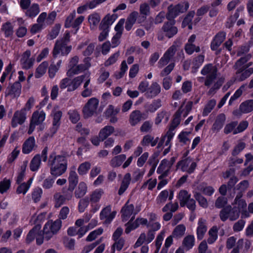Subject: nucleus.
I'll use <instances>...</instances> for the list:
<instances>
[{"label": "nucleus", "instance_id": "nucleus-1", "mask_svg": "<svg viewBox=\"0 0 253 253\" xmlns=\"http://www.w3.org/2000/svg\"><path fill=\"white\" fill-rule=\"evenodd\" d=\"M48 166L50 167V174L55 176L63 174L67 169V157L64 155H56L52 153L49 156Z\"/></svg>", "mask_w": 253, "mask_h": 253}, {"label": "nucleus", "instance_id": "nucleus-2", "mask_svg": "<svg viewBox=\"0 0 253 253\" xmlns=\"http://www.w3.org/2000/svg\"><path fill=\"white\" fill-rule=\"evenodd\" d=\"M61 226L62 221L60 219L48 220L43 226L42 236L37 237V244L41 245L44 240L48 241L52 239L58 233Z\"/></svg>", "mask_w": 253, "mask_h": 253}, {"label": "nucleus", "instance_id": "nucleus-3", "mask_svg": "<svg viewBox=\"0 0 253 253\" xmlns=\"http://www.w3.org/2000/svg\"><path fill=\"white\" fill-rule=\"evenodd\" d=\"M91 59L89 57L84 58L83 63L79 64V57L75 55L69 59L68 65V69L66 75L68 77H72L75 75H79L88 70L91 67Z\"/></svg>", "mask_w": 253, "mask_h": 253}, {"label": "nucleus", "instance_id": "nucleus-4", "mask_svg": "<svg viewBox=\"0 0 253 253\" xmlns=\"http://www.w3.org/2000/svg\"><path fill=\"white\" fill-rule=\"evenodd\" d=\"M138 90L144 93L147 98L152 99L157 96L161 92V87L156 82H153L149 85V82L146 80L141 81L138 86Z\"/></svg>", "mask_w": 253, "mask_h": 253}, {"label": "nucleus", "instance_id": "nucleus-5", "mask_svg": "<svg viewBox=\"0 0 253 253\" xmlns=\"http://www.w3.org/2000/svg\"><path fill=\"white\" fill-rule=\"evenodd\" d=\"M86 75L84 74L73 79H70V77H66L60 81L59 87L61 89L67 88L68 92L74 91L80 87Z\"/></svg>", "mask_w": 253, "mask_h": 253}, {"label": "nucleus", "instance_id": "nucleus-6", "mask_svg": "<svg viewBox=\"0 0 253 253\" xmlns=\"http://www.w3.org/2000/svg\"><path fill=\"white\" fill-rule=\"evenodd\" d=\"M217 68L212 64L206 65L202 69L201 73L206 77L205 85L207 86L211 85L217 76Z\"/></svg>", "mask_w": 253, "mask_h": 253}, {"label": "nucleus", "instance_id": "nucleus-7", "mask_svg": "<svg viewBox=\"0 0 253 253\" xmlns=\"http://www.w3.org/2000/svg\"><path fill=\"white\" fill-rule=\"evenodd\" d=\"M189 4L187 1H184L173 6L172 5L168 7L167 18L171 20L180 13L185 12L189 8Z\"/></svg>", "mask_w": 253, "mask_h": 253}, {"label": "nucleus", "instance_id": "nucleus-8", "mask_svg": "<svg viewBox=\"0 0 253 253\" xmlns=\"http://www.w3.org/2000/svg\"><path fill=\"white\" fill-rule=\"evenodd\" d=\"M243 194L238 193L232 203L233 208L239 210L241 213V218H246L250 216V214L247 211V204L246 200L242 198Z\"/></svg>", "mask_w": 253, "mask_h": 253}, {"label": "nucleus", "instance_id": "nucleus-9", "mask_svg": "<svg viewBox=\"0 0 253 253\" xmlns=\"http://www.w3.org/2000/svg\"><path fill=\"white\" fill-rule=\"evenodd\" d=\"M99 104V100L94 97L88 100L83 109L84 117L87 118L93 116L96 112Z\"/></svg>", "mask_w": 253, "mask_h": 253}, {"label": "nucleus", "instance_id": "nucleus-10", "mask_svg": "<svg viewBox=\"0 0 253 253\" xmlns=\"http://www.w3.org/2000/svg\"><path fill=\"white\" fill-rule=\"evenodd\" d=\"M197 164L190 157L186 158L178 162L177 164V169H180L183 171H185L190 174L194 172Z\"/></svg>", "mask_w": 253, "mask_h": 253}, {"label": "nucleus", "instance_id": "nucleus-11", "mask_svg": "<svg viewBox=\"0 0 253 253\" xmlns=\"http://www.w3.org/2000/svg\"><path fill=\"white\" fill-rule=\"evenodd\" d=\"M76 16L75 10L73 11L67 17L65 22V27L66 28L72 27L78 30L79 28L80 25L82 23L84 19V16H80L76 19H74Z\"/></svg>", "mask_w": 253, "mask_h": 253}, {"label": "nucleus", "instance_id": "nucleus-12", "mask_svg": "<svg viewBox=\"0 0 253 253\" xmlns=\"http://www.w3.org/2000/svg\"><path fill=\"white\" fill-rule=\"evenodd\" d=\"M176 51V45H172L169 47L159 61L158 63V67L162 68L168 64L170 60L173 58Z\"/></svg>", "mask_w": 253, "mask_h": 253}, {"label": "nucleus", "instance_id": "nucleus-13", "mask_svg": "<svg viewBox=\"0 0 253 253\" xmlns=\"http://www.w3.org/2000/svg\"><path fill=\"white\" fill-rule=\"evenodd\" d=\"M27 119L26 112L25 109H21L15 111L11 119V125L12 127H16L18 125H23Z\"/></svg>", "mask_w": 253, "mask_h": 253}, {"label": "nucleus", "instance_id": "nucleus-14", "mask_svg": "<svg viewBox=\"0 0 253 253\" xmlns=\"http://www.w3.org/2000/svg\"><path fill=\"white\" fill-rule=\"evenodd\" d=\"M31 51L29 50H26L22 54L20 62L23 69H29L33 66L35 58L31 57Z\"/></svg>", "mask_w": 253, "mask_h": 253}, {"label": "nucleus", "instance_id": "nucleus-15", "mask_svg": "<svg viewBox=\"0 0 253 253\" xmlns=\"http://www.w3.org/2000/svg\"><path fill=\"white\" fill-rule=\"evenodd\" d=\"M174 196L173 191L172 190L168 191L164 190L162 191L158 195L156 199V202L157 205L161 206L167 201L168 198L171 201Z\"/></svg>", "mask_w": 253, "mask_h": 253}, {"label": "nucleus", "instance_id": "nucleus-16", "mask_svg": "<svg viewBox=\"0 0 253 253\" xmlns=\"http://www.w3.org/2000/svg\"><path fill=\"white\" fill-rule=\"evenodd\" d=\"M196 38L195 35H192L188 39L187 42L185 44V52L189 55L192 54L194 52H199L200 51V46H197L194 43Z\"/></svg>", "mask_w": 253, "mask_h": 253}, {"label": "nucleus", "instance_id": "nucleus-17", "mask_svg": "<svg viewBox=\"0 0 253 253\" xmlns=\"http://www.w3.org/2000/svg\"><path fill=\"white\" fill-rule=\"evenodd\" d=\"M139 211V209L134 210L133 205L132 204H129L128 202H127L121 211L123 220L124 221L127 220L132 214L135 215Z\"/></svg>", "mask_w": 253, "mask_h": 253}, {"label": "nucleus", "instance_id": "nucleus-18", "mask_svg": "<svg viewBox=\"0 0 253 253\" xmlns=\"http://www.w3.org/2000/svg\"><path fill=\"white\" fill-rule=\"evenodd\" d=\"M208 227L206 219L201 218L198 222V226L196 229L197 239L201 240L203 239L207 231Z\"/></svg>", "mask_w": 253, "mask_h": 253}, {"label": "nucleus", "instance_id": "nucleus-19", "mask_svg": "<svg viewBox=\"0 0 253 253\" xmlns=\"http://www.w3.org/2000/svg\"><path fill=\"white\" fill-rule=\"evenodd\" d=\"M174 22L173 21L166 22L163 27L162 30L166 36L169 38L172 37L177 32V28L174 26Z\"/></svg>", "mask_w": 253, "mask_h": 253}, {"label": "nucleus", "instance_id": "nucleus-20", "mask_svg": "<svg viewBox=\"0 0 253 253\" xmlns=\"http://www.w3.org/2000/svg\"><path fill=\"white\" fill-rule=\"evenodd\" d=\"M71 49L72 46L71 45L66 46V45L62 44L59 42H56L52 51L53 56L56 57L60 52L63 55H67L71 51Z\"/></svg>", "mask_w": 253, "mask_h": 253}, {"label": "nucleus", "instance_id": "nucleus-21", "mask_svg": "<svg viewBox=\"0 0 253 253\" xmlns=\"http://www.w3.org/2000/svg\"><path fill=\"white\" fill-rule=\"evenodd\" d=\"M116 214V211L111 212L110 206H107L104 208L100 213V218L101 219H105L106 223H110L113 219L115 217Z\"/></svg>", "mask_w": 253, "mask_h": 253}, {"label": "nucleus", "instance_id": "nucleus-22", "mask_svg": "<svg viewBox=\"0 0 253 253\" xmlns=\"http://www.w3.org/2000/svg\"><path fill=\"white\" fill-rule=\"evenodd\" d=\"M252 55L249 54L238 60L234 66V69L236 70V74H240L245 70L246 63L251 59Z\"/></svg>", "mask_w": 253, "mask_h": 253}, {"label": "nucleus", "instance_id": "nucleus-23", "mask_svg": "<svg viewBox=\"0 0 253 253\" xmlns=\"http://www.w3.org/2000/svg\"><path fill=\"white\" fill-rule=\"evenodd\" d=\"M145 119L142 114L139 110L133 111L129 116V123L132 126L138 125L142 120Z\"/></svg>", "mask_w": 253, "mask_h": 253}, {"label": "nucleus", "instance_id": "nucleus-24", "mask_svg": "<svg viewBox=\"0 0 253 253\" xmlns=\"http://www.w3.org/2000/svg\"><path fill=\"white\" fill-rule=\"evenodd\" d=\"M84 75H86V77L83 85L84 90L81 92V95L83 97H87L92 95V89L90 84V73L85 74Z\"/></svg>", "mask_w": 253, "mask_h": 253}, {"label": "nucleus", "instance_id": "nucleus-25", "mask_svg": "<svg viewBox=\"0 0 253 253\" xmlns=\"http://www.w3.org/2000/svg\"><path fill=\"white\" fill-rule=\"evenodd\" d=\"M21 92V84L19 82H15L6 89V95L12 97H18Z\"/></svg>", "mask_w": 253, "mask_h": 253}, {"label": "nucleus", "instance_id": "nucleus-26", "mask_svg": "<svg viewBox=\"0 0 253 253\" xmlns=\"http://www.w3.org/2000/svg\"><path fill=\"white\" fill-rule=\"evenodd\" d=\"M226 120V116L223 113L217 115L212 125L211 130L214 132H218L223 127Z\"/></svg>", "mask_w": 253, "mask_h": 253}, {"label": "nucleus", "instance_id": "nucleus-27", "mask_svg": "<svg viewBox=\"0 0 253 253\" xmlns=\"http://www.w3.org/2000/svg\"><path fill=\"white\" fill-rule=\"evenodd\" d=\"M226 33L224 32L218 33L214 37L211 44V48L215 50L221 45L225 39Z\"/></svg>", "mask_w": 253, "mask_h": 253}, {"label": "nucleus", "instance_id": "nucleus-28", "mask_svg": "<svg viewBox=\"0 0 253 253\" xmlns=\"http://www.w3.org/2000/svg\"><path fill=\"white\" fill-rule=\"evenodd\" d=\"M36 147L34 137L31 136L25 140L22 146V152L24 154H29Z\"/></svg>", "mask_w": 253, "mask_h": 253}, {"label": "nucleus", "instance_id": "nucleus-29", "mask_svg": "<svg viewBox=\"0 0 253 253\" xmlns=\"http://www.w3.org/2000/svg\"><path fill=\"white\" fill-rule=\"evenodd\" d=\"M41 227L39 225H35L28 233L26 238V242L30 244L35 239L42 236L40 234Z\"/></svg>", "mask_w": 253, "mask_h": 253}, {"label": "nucleus", "instance_id": "nucleus-30", "mask_svg": "<svg viewBox=\"0 0 253 253\" xmlns=\"http://www.w3.org/2000/svg\"><path fill=\"white\" fill-rule=\"evenodd\" d=\"M174 132L172 130L169 129L167 133L163 136L160 142L158 143V147L161 148L162 146H171L170 141L174 136Z\"/></svg>", "mask_w": 253, "mask_h": 253}, {"label": "nucleus", "instance_id": "nucleus-31", "mask_svg": "<svg viewBox=\"0 0 253 253\" xmlns=\"http://www.w3.org/2000/svg\"><path fill=\"white\" fill-rule=\"evenodd\" d=\"M244 9V6H240L237 8L235 13L227 19L225 24L226 28H230L233 26L234 23L239 17L240 13L243 11Z\"/></svg>", "mask_w": 253, "mask_h": 253}, {"label": "nucleus", "instance_id": "nucleus-32", "mask_svg": "<svg viewBox=\"0 0 253 253\" xmlns=\"http://www.w3.org/2000/svg\"><path fill=\"white\" fill-rule=\"evenodd\" d=\"M115 131V128L111 126H106L99 131L98 137L102 141L106 139L108 136L111 135Z\"/></svg>", "mask_w": 253, "mask_h": 253}, {"label": "nucleus", "instance_id": "nucleus-33", "mask_svg": "<svg viewBox=\"0 0 253 253\" xmlns=\"http://www.w3.org/2000/svg\"><path fill=\"white\" fill-rule=\"evenodd\" d=\"M131 181V175L129 173H126L123 179L121 186L118 191L119 195H122L128 188Z\"/></svg>", "mask_w": 253, "mask_h": 253}, {"label": "nucleus", "instance_id": "nucleus-34", "mask_svg": "<svg viewBox=\"0 0 253 253\" xmlns=\"http://www.w3.org/2000/svg\"><path fill=\"white\" fill-rule=\"evenodd\" d=\"M87 191V186L84 182L79 183L78 186L75 191V196L77 198L83 197L86 193Z\"/></svg>", "mask_w": 253, "mask_h": 253}, {"label": "nucleus", "instance_id": "nucleus-35", "mask_svg": "<svg viewBox=\"0 0 253 253\" xmlns=\"http://www.w3.org/2000/svg\"><path fill=\"white\" fill-rule=\"evenodd\" d=\"M104 191L101 189H97L92 191L89 195V201L91 204H94L99 202Z\"/></svg>", "mask_w": 253, "mask_h": 253}, {"label": "nucleus", "instance_id": "nucleus-36", "mask_svg": "<svg viewBox=\"0 0 253 253\" xmlns=\"http://www.w3.org/2000/svg\"><path fill=\"white\" fill-rule=\"evenodd\" d=\"M45 113L43 111H35L33 113L31 121L34 123L39 125L45 120Z\"/></svg>", "mask_w": 253, "mask_h": 253}, {"label": "nucleus", "instance_id": "nucleus-37", "mask_svg": "<svg viewBox=\"0 0 253 253\" xmlns=\"http://www.w3.org/2000/svg\"><path fill=\"white\" fill-rule=\"evenodd\" d=\"M158 137L154 138L152 135L147 134L143 136L141 144L143 146H148L150 145L152 147H154L158 143Z\"/></svg>", "mask_w": 253, "mask_h": 253}, {"label": "nucleus", "instance_id": "nucleus-38", "mask_svg": "<svg viewBox=\"0 0 253 253\" xmlns=\"http://www.w3.org/2000/svg\"><path fill=\"white\" fill-rule=\"evenodd\" d=\"M62 62V60H59L56 64H54L53 62L50 64L48 70V74L49 78L53 79L55 77L56 73L61 67Z\"/></svg>", "mask_w": 253, "mask_h": 253}, {"label": "nucleus", "instance_id": "nucleus-39", "mask_svg": "<svg viewBox=\"0 0 253 253\" xmlns=\"http://www.w3.org/2000/svg\"><path fill=\"white\" fill-rule=\"evenodd\" d=\"M33 181V178H30L26 182H23L19 184L16 189V193L18 194H23L25 195L31 187Z\"/></svg>", "mask_w": 253, "mask_h": 253}, {"label": "nucleus", "instance_id": "nucleus-40", "mask_svg": "<svg viewBox=\"0 0 253 253\" xmlns=\"http://www.w3.org/2000/svg\"><path fill=\"white\" fill-rule=\"evenodd\" d=\"M48 66V63L47 61H43L36 68L35 77L37 79L40 78L46 73Z\"/></svg>", "mask_w": 253, "mask_h": 253}, {"label": "nucleus", "instance_id": "nucleus-41", "mask_svg": "<svg viewBox=\"0 0 253 253\" xmlns=\"http://www.w3.org/2000/svg\"><path fill=\"white\" fill-rule=\"evenodd\" d=\"M138 16V13L136 11L131 12L126 19L125 28L127 31H129L134 25L137 18Z\"/></svg>", "mask_w": 253, "mask_h": 253}, {"label": "nucleus", "instance_id": "nucleus-42", "mask_svg": "<svg viewBox=\"0 0 253 253\" xmlns=\"http://www.w3.org/2000/svg\"><path fill=\"white\" fill-rule=\"evenodd\" d=\"M191 195L185 190H181L179 191L177 198L180 202V205L183 207L186 205V202L190 198Z\"/></svg>", "mask_w": 253, "mask_h": 253}, {"label": "nucleus", "instance_id": "nucleus-43", "mask_svg": "<svg viewBox=\"0 0 253 253\" xmlns=\"http://www.w3.org/2000/svg\"><path fill=\"white\" fill-rule=\"evenodd\" d=\"M194 245L195 237L193 235H187L183 240L182 245L187 251L192 249Z\"/></svg>", "mask_w": 253, "mask_h": 253}, {"label": "nucleus", "instance_id": "nucleus-44", "mask_svg": "<svg viewBox=\"0 0 253 253\" xmlns=\"http://www.w3.org/2000/svg\"><path fill=\"white\" fill-rule=\"evenodd\" d=\"M240 109L244 114L249 113L253 110V99L247 100L240 105Z\"/></svg>", "mask_w": 253, "mask_h": 253}, {"label": "nucleus", "instance_id": "nucleus-45", "mask_svg": "<svg viewBox=\"0 0 253 253\" xmlns=\"http://www.w3.org/2000/svg\"><path fill=\"white\" fill-rule=\"evenodd\" d=\"M218 228L217 226H212L209 231V238L207 239V242L209 244H212L215 242L217 239Z\"/></svg>", "mask_w": 253, "mask_h": 253}, {"label": "nucleus", "instance_id": "nucleus-46", "mask_svg": "<svg viewBox=\"0 0 253 253\" xmlns=\"http://www.w3.org/2000/svg\"><path fill=\"white\" fill-rule=\"evenodd\" d=\"M118 16L116 14H113L112 15L107 14L102 20L101 22L102 27H104L108 28L114 21L117 19Z\"/></svg>", "mask_w": 253, "mask_h": 253}, {"label": "nucleus", "instance_id": "nucleus-47", "mask_svg": "<svg viewBox=\"0 0 253 253\" xmlns=\"http://www.w3.org/2000/svg\"><path fill=\"white\" fill-rule=\"evenodd\" d=\"M126 159V156L125 154L118 155L111 159L110 164L113 168L118 167L122 164Z\"/></svg>", "mask_w": 253, "mask_h": 253}, {"label": "nucleus", "instance_id": "nucleus-48", "mask_svg": "<svg viewBox=\"0 0 253 253\" xmlns=\"http://www.w3.org/2000/svg\"><path fill=\"white\" fill-rule=\"evenodd\" d=\"M41 164L40 155H36L32 159L30 164V168L32 171L38 170Z\"/></svg>", "mask_w": 253, "mask_h": 253}, {"label": "nucleus", "instance_id": "nucleus-49", "mask_svg": "<svg viewBox=\"0 0 253 253\" xmlns=\"http://www.w3.org/2000/svg\"><path fill=\"white\" fill-rule=\"evenodd\" d=\"M69 186L68 187L75 189L78 182V176L77 173L74 170H71L68 177Z\"/></svg>", "mask_w": 253, "mask_h": 253}, {"label": "nucleus", "instance_id": "nucleus-50", "mask_svg": "<svg viewBox=\"0 0 253 253\" xmlns=\"http://www.w3.org/2000/svg\"><path fill=\"white\" fill-rule=\"evenodd\" d=\"M171 168L170 164L168 160L164 159L162 160L157 169V173L165 172L169 173Z\"/></svg>", "mask_w": 253, "mask_h": 253}, {"label": "nucleus", "instance_id": "nucleus-51", "mask_svg": "<svg viewBox=\"0 0 253 253\" xmlns=\"http://www.w3.org/2000/svg\"><path fill=\"white\" fill-rule=\"evenodd\" d=\"M28 164L27 161H25L20 167V171L16 177V183L20 184L23 180L25 175V171Z\"/></svg>", "mask_w": 253, "mask_h": 253}, {"label": "nucleus", "instance_id": "nucleus-52", "mask_svg": "<svg viewBox=\"0 0 253 253\" xmlns=\"http://www.w3.org/2000/svg\"><path fill=\"white\" fill-rule=\"evenodd\" d=\"M100 20V17L97 13H93L88 17V21L92 29L94 28L99 23Z\"/></svg>", "mask_w": 253, "mask_h": 253}, {"label": "nucleus", "instance_id": "nucleus-53", "mask_svg": "<svg viewBox=\"0 0 253 253\" xmlns=\"http://www.w3.org/2000/svg\"><path fill=\"white\" fill-rule=\"evenodd\" d=\"M91 164L88 162H84L81 164L78 168V172L80 175L86 174L90 169Z\"/></svg>", "mask_w": 253, "mask_h": 253}, {"label": "nucleus", "instance_id": "nucleus-54", "mask_svg": "<svg viewBox=\"0 0 253 253\" xmlns=\"http://www.w3.org/2000/svg\"><path fill=\"white\" fill-rule=\"evenodd\" d=\"M40 7L38 4L34 3L32 6L28 9L26 12V15L31 18L35 17L40 12Z\"/></svg>", "mask_w": 253, "mask_h": 253}, {"label": "nucleus", "instance_id": "nucleus-55", "mask_svg": "<svg viewBox=\"0 0 253 253\" xmlns=\"http://www.w3.org/2000/svg\"><path fill=\"white\" fill-rule=\"evenodd\" d=\"M186 227L183 224H179L176 226L174 229L172 235L173 237L180 238L185 233Z\"/></svg>", "mask_w": 253, "mask_h": 253}, {"label": "nucleus", "instance_id": "nucleus-56", "mask_svg": "<svg viewBox=\"0 0 253 253\" xmlns=\"http://www.w3.org/2000/svg\"><path fill=\"white\" fill-rule=\"evenodd\" d=\"M139 10L140 13L143 15L142 16L143 20L142 21L139 19H138V22L141 23L142 21L144 20L146 18V16L150 13V6L147 3H142L140 5Z\"/></svg>", "mask_w": 253, "mask_h": 253}, {"label": "nucleus", "instance_id": "nucleus-57", "mask_svg": "<svg viewBox=\"0 0 253 253\" xmlns=\"http://www.w3.org/2000/svg\"><path fill=\"white\" fill-rule=\"evenodd\" d=\"M253 73V68L245 69L240 74H236L237 79L240 81H243L249 77Z\"/></svg>", "mask_w": 253, "mask_h": 253}, {"label": "nucleus", "instance_id": "nucleus-58", "mask_svg": "<svg viewBox=\"0 0 253 253\" xmlns=\"http://www.w3.org/2000/svg\"><path fill=\"white\" fill-rule=\"evenodd\" d=\"M161 106V100L157 99L154 100L152 103L147 104L146 106L148 112L153 113Z\"/></svg>", "mask_w": 253, "mask_h": 253}, {"label": "nucleus", "instance_id": "nucleus-59", "mask_svg": "<svg viewBox=\"0 0 253 253\" xmlns=\"http://www.w3.org/2000/svg\"><path fill=\"white\" fill-rule=\"evenodd\" d=\"M205 56L204 55H199L194 58L192 62L193 72H196L197 69L202 65L204 61Z\"/></svg>", "mask_w": 253, "mask_h": 253}, {"label": "nucleus", "instance_id": "nucleus-60", "mask_svg": "<svg viewBox=\"0 0 253 253\" xmlns=\"http://www.w3.org/2000/svg\"><path fill=\"white\" fill-rule=\"evenodd\" d=\"M199 190L204 194L211 196L215 191L214 189L211 186H207L204 184L200 185L199 187Z\"/></svg>", "mask_w": 253, "mask_h": 253}, {"label": "nucleus", "instance_id": "nucleus-61", "mask_svg": "<svg viewBox=\"0 0 253 253\" xmlns=\"http://www.w3.org/2000/svg\"><path fill=\"white\" fill-rule=\"evenodd\" d=\"M194 196L199 203V204L203 208H207L208 206V201L199 192H195Z\"/></svg>", "mask_w": 253, "mask_h": 253}, {"label": "nucleus", "instance_id": "nucleus-62", "mask_svg": "<svg viewBox=\"0 0 253 253\" xmlns=\"http://www.w3.org/2000/svg\"><path fill=\"white\" fill-rule=\"evenodd\" d=\"M115 242L112 245V249H111V253H114L115 252V249H116L117 251H121L122 248H123L124 244H125V240L123 238H121L120 239H117V240H113Z\"/></svg>", "mask_w": 253, "mask_h": 253}, {"label": "nucleus", "instance_id": "nucleus-63", "mask_svg": "<svg viewBox=\"0 0 253 253\" xmlns=\"http://www.w3.org/2000/svg\"><path fill=\"white\" fill-rule=\"evenodd\" d=\"M216 103V102L215 99H211L209 100L204 109L203 115L204 116H207L213 109Z\"/></svg>", "mask_w": 253, "mask_h": 253}, {"label": "nucleus", "instance_id": "nucleus-64", "mask_svg": "<svg viewBox=\"0 0 253 253\" xmlns=\"http://www.w3.org/2000/svg\"><path fill=\"white\" fill-rule=\"evenodd\" d=\"M179 206L177 202L172 203L169 202L167 203L162 209L163 212H167L170 211V212L172 213L176 211L178 209Z\"/></svg>", "mask_w": 253, "mask_h": 253}]
</instances>
